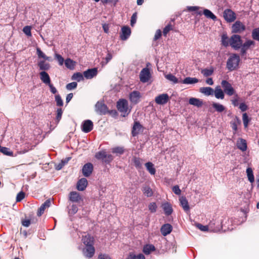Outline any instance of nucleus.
<instances>
[{"instance_id": "nucleus-50", "label": "nucleus", "mask_w": 259, "mask_h": 259, "mask_svg": "<svg viewBox=\"0 0 259 259\" xmlns=\"http://www.w3.org/2000/svg\"><path fill=\"white\" fill-rule=\"evenodd\" d=\"M63 111L61 108H58L57 110V114L56 117V121L57 123H59L62 118Z\"/></svg>"}, {"instance_id": "nucleus-9", "label": "nucleus", "mask_w": 259, "mask_h": 259, "mask_svg": "<svg viewBox=\"0 0 259 259\" xmlns=\"http://www.w3.org/2000/svg\"><path fill=\"white\" fill-rule=\"evenodd\" d=\"M151 78L150 70L148 68H143L140 73V79L142 82H148Z\"/></svg>"}, {"instance_id": "nucleus-7", "label": "nucleus", "mask_w": 259, "mask_h": 259, "mask_svg": "<svg viewBox=\"0 0 259 259\" xmlns=\"http://www.w3.org/2000/svg\"><path fill=\"white\" fill-rule=\"evenodd\" d=\"M245 26L240 21H236L232 26V32L241 33L245 30Z\"/></svg>"}, {"instance_id": "nucleus-17", "label": "nucleus", "mask_w": 259, "mask_h": 259, "mask_svg": "<svg viewBox=\"0 0 259 259\" xmlns=\"http://www.w3.org/2000/svg\"><path fill=\"white\" fill-rule=\"evenodd\" d=\"M93 128V123L90 120H86L83 121L81 125L82 131L88 133L91 132Z\"/></svg>"}, {"instance_id": "nucleus-28", "label": "nucleus", "mask_w": 259, "mask_h": 259, "mask_svg": "<svg viewBox=\"0 0 259 259\" xmlns=\"http://www.w3.org/2000/svg\"><path fill=\"white\" fill-rule=\"evenodd\" d=\"M162 208L166 215H170L172 212V208L171 205L169 203H164L162 205Z\"/></svg>"}, {"instance_id": "nucleus-37", "label": "nucleus", "mask_w": 259, "mask_h": 259, "mask_svg": "<svg viewBox=\"0 0 259 259\" xmlns=\"http://www.w3.org/2000/svg\"><path fill=\"white\" fill-rule=\"evenodd\" d=\"M246 174L248 181L252 183L254 182V178L253 173V170L251 167H248L246 169Z\"/></svg>"}, {"instance_id": "nucleus-56", "label": "nucleus", "mask_w": 259, "mask_h": 259, "mask_svg": "<svg viewBox=\"0 0 259 259\" xmlns=\"http://www.w3.org/2000/svg\"><path fill=\"white\" fill-rule=\"evenodd\" d=\"M46 208L47 207L44 205V204H42L37 210V215L39 217L41 216L44 213Z\"/></svg>"}, {"instance_id": "nucleus-63", "label": "nucleus", "mask_w": 259, "mask_h": 259, "mask_svg": "<svg viewBox=\"0 0 259 259\" xmlns=\"http://www.w3.org/2000/svg\"><path fill=\"white\" fill-rule=\"evenodd\" d=\"M161 35H162L161 31L160 29L157 30L155 32L154 37V40H158L161 36Z\"/></svg>"}, {"instance_id": "nucleus-21", "label": "nucleus", "mask_w": 259, "mask_h": 259, "mask_svg": "<svg viewBox=\"0 0 259 259\" xmlns=\"http://www.w3.org/2000/svg\"><path fill=\"white\" fill-rule=\"evenodd\" d=\"M172 229V227L170 224H165L161 226L160 231L162 235L165 236L171 233Z\"/></svg>"}, {"instance_id": "nucleus-46", "label": "nucleus", "mask_w": 259, "mask_h": 259, "mask_svg": "<svg viewBox=\"0 0 259 259\" xmlns=\"http://www.w3.org/2000/svg\"><path fill=\"white\" fill-rule=\"evenodd\" d=\"M112 152L113 153L118 154H122L124 152V149L123 147H116L112 149Z\"/></svg>"}, {"instance_id": "nucleus-8", "label": "nucleus", "mask_w": 259, "mask_h": 259, "mask_svg": "<svg viewBox=\"0 0 259 259\" xmlns=\"http://www.w3.org/2000/svg\"><path fill=\"white\" fill-rule=\"evenodd\" d=\"M95 111L100 115H105L108 112L107 106L102 102H98L96 104Z\"/></svg>"}, {"instance_id": "nucleus-33", "label": "nucleus", "mask_w": 259, "mask_h": 259, "mask_svg": "<svg viewBox=\"0 0 259 259\" xmlns=\"http://www.w3.org/2000/svg\"><path fill=\"white\" fill-rule=\"evenodd\" d=\"M221 44L222 46L227 47L230 46V38L227 33H223L221 36Z\"/></svg>"}, {"instance_id": "nucleus-36", "label": "nucleus", "mask_w": 259, "mask_h": 259, "mask_svg": "<svg viewBox=\"0 0 259 259\" xmlns=\"http://www.w3.org/2000/svg\"><path fill=\"white\" fill-rule=\"evenodd\" d=\"M203 14L207 18L215 21L217 20V17L214 15L210 10L208 9H204L203 10Z\"/></svg>"}, {"instance_id": "nucleus-5", "label": "nucleus", "mask_w": 259, "mask_h": 259, "mask_svg": "<svg viewBox=\"0 0 259 259\" xmlns=\"http://www.w3.org/2000/svg\"><path fill=\"white\" fill-rule=\"evenodd\" d=\"M221 85L224 89V92L227 95L231 96L235 94V90L232 87L231 84L228 81L223 80L221 82Z\"/></svg>"}, {"instance_id": "nucleus-47", "label": "nucleus", "mask_w": 259, "mask_h": 259, "mask_svg": "<svg viewBox=\"0 0 259 259\" xmlns=\"http://www.w3.org/2000/svg\"><path fill=\"white\" fill-rule=\"evenodd\" d=\"M36 53L38 58H43L46 60H49V57H47L39 48L36 49Z\"/></svg>"}, {"instance_id": "nucleus-16", "label": "nucleus", "mask_w": 259, "mask_h": 259, "mask_svg": "<svg viewBox=\"0 0 259 259\" xmlns=\"http://www.w3.org/2000/svg\"><path fill=\"white\" fill-rule=\"evenodd\" d=\"M143 127L139 121H135L132 130V135L136 137L143 131Z\"/></svg>"}, {"instance_id": "nucleus-31", "label": "nucleus", "mask_w": 259, "mask_h": 259, "mask_svg": "<svg viewBox=\"0 0 259 259\" xmlns=\"http://www.w3.org/2000/svg\"><path fill=\"white\" fill-rule=\"evenodd\" d=\"M214 72V68L211 67L210 68L202 69L201 73L204 77H208L213 74Z\"/></svg>"}, {"instance_id": "nucleus-62", "label": "nucleus", "mask_w": 259, "mask_h": 259, "mask_svg": "<svg viewBox=\"0 0 259 259\" xmlns=\"http://www.w3.org/2000/svg\"><path fill=\"white\" fill-rule=\"evenodd\" d=\"M172 191L177 195H180L181 193V190L178 185L174 186L172 187Z\"/></svg>"}, {"instance_id": "nucleus-60", "label": "nucleus", "mask_w": 259, "mask_h": 259, "mask_svg": "<svg viewBox=\"0 0 259 259\" xmlns=\"http://www.w3.org/2000/svg\"><path fill=\"white\" fill-rule=\"evenodd\" d=\"M196 226L202 231H207L208 230V227L207 226H203L201 224H197Z\"/></svg>"}, {"instance_id": "nucleus-30", "label": "nucleus", "mask_w": 259, "mask_h": 259, "mask_svg": "<svg viewBox=\"0 0 259 259\" xmlns=\"http://www.w3.org/2000/svg\"><path fill=\"white\" fill-rule=\"evenodd\" d=\"M155 250V246L152 244H146L144 245L143 249V252L146 254H149L151 251Z\"/></svg>"}, {"instance_id": "nucleus-14", "label": "nucleus", "mask_w": 259, "mask_h": 259, "mask_svg": "<svg viewBox=\"0 0 259 259\" xmlns=\"http://www.w3.org/2000/svg\"><path fill=\"white\" fill-rule=\"evenodd\" d=\"M83 255L87 258H91L95 254V249L94 245L85 246L82 250Z\"/></svg>"}, {"instance_id": "nucleus-2", "label": "nucleus", "mask_w": 259, "mask_h": 259, "mask_svg": "<svg viewBox=\"0 0 259 259\" xmlns=\"http://www.w3.org/2000/svg\"><path fill=\"white\" fill-rule=\"evenodd\" d=\"M116 107L123 117L128 115L131 112V109H128L127 101L126 99H119L117 102Z\"/></svg>"}, {"instance_id": "nucleus-24", "label": "nucleus", "mask_w": 259, "mask_h": 259, "mask_svg": "<svg viewBox=\"0 0 259 259\" xmlns=\"http://www.w3.org/2000/svg\"><path fill=\"white\" fill-rule=\"evenodd\" d=\"M180 205L185 211H188L190 210V206L186 198L184 196L180 197L179 198Z\"/></svg>"}, {"instance_id": "nucleus-55", "label": "nucleus", "mask_w": 259, "mask_h": 259, "mask_svg": "<svg viewBox=\"0 0 259 259\" xmlns=\"http://www.w3.org/2000/svg\"><path fill=\"white\" fill-rule=\"evenodd\" d=\"M77 84L76 82H72L69 83H68L66 85V89L68 90H71L74 89L76 88Z\"/></svg>"}, {"instance_id": "nucleus-27", "label": "nucleus", "mask_w": 259, "mask_h": 259, "mask_svg": "<svg viewBox=\"0 0 259 259\" xmlns=\"http://www.w3.org/2000/svg\"><path fill=\"white\" fill-rule=\"evenodd\" d=\"M189 103L197 107H200L203 105V101L199 99L191 98L189 100Z\"/></svg>"}, {"instance_id": "nucleus-32", "label": "nucleus", "mask_w": 259, "mask_h": 259, "mask_svg": "<svg viewBox=\"0 0 259 259\" xmlns=\"http://www.w3.org/2000/svg\"><path fill=\"white\" fill-rule=\"evenodd\" d=\"M40 70L45 71L48 70L50 68V65L48 63L45 62V61H40L37 64Z\"/></svg>"}, {"instance_id": "nucleus-64", "label": "nucleus", "mask_w": 259, "mask_h": 259, "mask_svg": "<svg viewBox=\"0 0 259 259\" xmlns=\"http://www.w3.org/2000/svg\"><path fill=\"white\" fill-rule=\"evenodd\" d=\"M239 108L241 110V111L244 112L246 111L248 109V106L244 103H241L239 104Z\"/></svg>"}, {"instance_id": "nucleus-38", "label": "nucleus", "mask_w": 259, "mask_h": 259, "mask_svg": "<svg viewBox=\"0 0 259 259\" xmlns=\"http://www.w3.org/2000/svg\"><path fill=\"white\" fill-rule=\"evenodd\" d=\"M199 82V80L195 77H186L183 80V83L184 84H193Z\"/></svg>"}, {"instance_id": "nucleus-1", "label": "nucleus", "mask_w": 259, "mask_h": 259, "mask_svg": "<svg viewBox=\"0 0 259 259\" xmlns=\"http://www.w3.org/2000/svg\"><path fill=\"white\" fill-rule=\"evenodd\" d=\"M240 61V57L236 54H232L227 62V68L229 71H233L237 69Z\"/></svg>"}, {"instance_id": "nucleus-49", "label": "nucleus", "mask_w": 259, "mask_h": 259, "mask_svg": "<svg viewBox=\"0 0 259 259\" xmlns=\"http://www.w3.org/2000/svg\"><path fill=\"white\" fill-rule=\"evenodd\" d=\"M173 29L172 25L169 23L167 25L163 30V34L164 36H166L167 34L171 30Z\"/></svg>"}, {"instance_id": "nucleus-19", "label": "nucleus", "mask_w": 259, "mask_h": 259, "mask_svg": "<svg viewBox=\"0 0 259 259\" xmlns=\"http://www.w3.org/2000/svg\"><path fill=\"white\" fill-rule=\"evenodd\" d=\"M69 200L73 202H79L82 201V197L79 193L75 191H71L69 194Z\"/></svg>"}, {"instance_id": "nucleus-53", "label": "nucleus", "mask_w": 259, "mask_h": 259, "mask_svg": "<svg viewBox=\"0 0 259 259\" xmlns=\"http://www.w3.org/2000/svg\"><path fill=\"white\" fill-rule=\"evenodd\" d=\"M149 210L151 212L153 213L156 212L157 209V205L155 202L150 203L148 206Z\"/></svg>"}, {"instance_id": "nucleus-23", "label": "nucleus", "mask_w": 259, "mask_h": 259, "mask_svg": "<svg viewBox=\"0 0 259 259\" xmlns=\"http://www.w3.org/2000/svg\"><path fill=\"white\" fill-rule=\"evenodd\" d=\"M40 79L45 84L48 85L50 84L51 78L49 75L46 71H41L39 73Z\"/></svg>"}, {"instance_id": "nucleus-35", "label": "nucleus", "mask_w": 259, "mask_h": 259, "mask_svg": "<svg viewBox=\"0 0 259 259\" xmlns=\"http://www.w3.org/2000/svg\"><path fill=\"white\" fill-rule=\"evenodd\" d=\"M142 191L144 194L148 197H151L153 194L152 189L148 186L143 187Z\"/></svg>"}, {"instance_id": "nucleus-6", "label": "nucleus", "mask_w": 259, "mask_h": 259, "mask_svg": "<svg viewBox=\"0 0 259 259\" xmlns=\"http://www.w3.org/2000/svg\"><path fill=\"white\" fill-rule=\"evenodd\" d=\"M223 17L227 22H234L236 19V15L232 10L227 9L223 12Z\"/></svg>"}, {"instance_id": "nucleus-29", "label": "nucleus", "mask_w": 259, "mask_h": 259, "mask_svg": "<svg viewBox=\"0 0 259 259\" xmlns=\"http://www.w3.org/2000/svg\"><path fill=\"white\" fill-rule=\"evenodd\" d=\"M199 92L208 96L213 95V89L210 87H201L199 89Z\"/></svg>"}, {"instance_id": "nucleus-51", "label": "nucleus", "mask_w": 259, "mask_h": 259, "mask_svg": "<svg viewBox=\"0 0 259 259\" xmlns=\"http://www.w3.org/2000/svg\"><path fill=\"white\" fill-rule=\"evenodd\" d=\"M72 79L73 80H77L78 81H80L83 79V76L81 73L77 72L74 74L72 76Z\"/></svg>"}, {"instance_id": "nucleus-61", "label": "nucleus", "mask_w": 259, "mask_h": 259, "mask_svg": "<svg viewBox=\"0 0 259 259\" xmlns=\"http://www.w3.org/2000/svg\"><path fill=\"white\" fill-rule=\"evenodd\" d=\"M137 14L136 12L134 13L131 19V25L133 26L136 23L137 20Z\"/></svg>"}, {"instance_id": "nucleus-22", "label": "nucleus", "mask_w": 259, "mask_h": 259, "mask_svg": "<svg viewBox=\"0 0 259 259\" xmlns=\"http://www.w3.org/2000/svg\"><path fill=\"white\" fill-rule=\"evenodd\" d=\"M97 69L94 68L92 69H89L87 71H84L83 75L87 79L92 78L93 77L97 74Z\"/></svg>"}, {"instance_id": "nucleus-45", "label": "nucleus", "mask_w": 259, "mask_h": 259, "mask_svg": "<svg viewBox=\"0 0 259 259\" xmlns=\"http://www.w3.org/2000/svg\"><path fill=\"white\" fill-rule=\"evenodd\" d=\"M165 77L167 80L172 81L174 83H177L178 82V79H177V78L175 75H172L171 73L165 75Z\"/></svg>"}, {"instance_id": "nucleus-41", "label": "nucleus", "mask_w": 259, "mask_h": 259, "mask_svg": "<svg viewBox=\"0 0 259 259\" xmlns=\"http://www.w3.org/2000/svg\"><path fill=\"white\" fill-rule=\"evenodd\" d=\"M142 159L139 157H134L133 159L134 165L137 169H140L142 168Z\"/></svg>"}, {"instance_id": "nucleus-26", "label": "nucleus", "mask_w": 259, "mask_h": 259, "mask_svg": "<svg viewBox=\"0 0 259 259\" xmlns=\"http://www.w3.org/2000/svg\"><path fill=\"white\" fill-rule=\"evenodd\" d=\"M215 97L217 99H224L225 97L224 92L220 86H217L213 90Z\"/></svg>"}, {"instance_id": "nucleus-43", "label": "nucleus", "mask_w": 259, "mask_h": 259, "mask_svg": "<svg viewBox=\"0 0 259 259\" xmlns=\"http://www.w3.org/2000/svg\"><path fill=\"white\" fill-rule=\"evenodd\" d=\"M251 36L254 40L259 41V28H256L252 30Z\"/></svg>"}, {"instance_id": "nucleus-11", "label": "nucleus", "mask_w": 259, "mask_h": 259, "mask_svg": "<svg viewBox=\"0 0 259 259\" xmlns=\"http://www.w3.org/2000/svg\"><path fill=\"white\" fill-rule=\"evenodd\" d=\"M255 42L253 40L249 39L246 40L244 44H242L241 47L240 54L241 56H244L246 54L247 51L250 48L251 46H254Z\"/></svg>"}, {"instance_id": "nucleus-12", "label": "nucleus", "mask_w": 259, "mask_h": 259, "mask_svg": "<svg viewBox=\"0 0 259 259\" xmlns=\"http://www.w3.org/2000/svg\"><path fill=\"white\" fill-rule=\"evenodd\" d=\"M94 169V166L91 163H87L85 164L82 168V175L85 177H90L92 174Z\"/></svg>"}, {"instance_id": "nucleus-40", "label": "nucleus", "mask_w": 259, "mask_h": 259, "mask_svg": "<svg viewBox=\"0 0 259 259\" xmlns=\"http://www.w3.org/2000/svg\"><path fill=\"white\" fill-rule=\"evenodd\" d=\"M212 106L218 112H222L225 110V107L219 103H213Z\"/></svg>"}, {"instance_id": "nucleus-15", "label": "nucleus", "mask_w": 259, "mask_h": 259, "mask_svg": "<svg viewBox=\"0 0 259 259\" xmlns=\"http://www.w3.org/2000/svg\"><path fill=\"white\" fill-rule=\"evenodd\" d=\"M131 30L128 26H124L121 28L120 38L122 40H126L130 36Z\"/></svg>"}, {"instance_id": "nucleus-34", "label": "nucleus", "mask_w": 259, "mask_h": 259, "mask_svg": "<svg viewBox=\"0 0 259 259\" xmlns=\"http://www.w3.org/2000/svg\"><path fill=\"white\" fill-rule=\"evenodd\" d=\"M145 166L146 167L147 170L151 175H154L155 174L156 169L154 168V164L152 162H148L146 163Z\"/></svg>"}, {"instance_id": "nucleus-13", "label": "nucleus", "mask_w": 259, "mask_h": 259, "mask_svg": "<svg viewBox=\"0 0 259 259\" xmlns=\"http://www.w3.org/2000/svg\"><path fill=\"white\" fill-rule=\"evenodd\" d=\"M169 100V96L167 94H162L156 97L155 98V102L159 105H164Z\"/></svg>"}, {"instance_id": "nucleus-52", "label": "nucleus", "mask_w": 259, "mask_h": 259, "mask_svg": "<svg viewBox=\"0 0 259 259\" xmlns=\"http://www.w3.org/2000/svg\"><path fill=\"white\" fill-rule=\"evenodd\" d=\"M55 101L56 102L57 106H62L63 105V102L59 95L55 96Z\"/></svg>"}, {"instance_id": "nucleus-20", "label": "nucleus", "mask_w": 259, "mask_h": 259, "mask_svg": "<svg viewBox=\"0 0 259 259\" xmlns=\"http://www.w3.org/2000/svg\"><path fill=\"white\" fill-rule=\"evenodd\" d=\"M88 184V181L85 178H81L78 181L76 184V188L78 191H82L85 189Z\"/></svg>"}, {"instance_id": "nucleus-42", "label": "nucleus", "mask_w": 259, "mask_h": 259, "mask_svg": "<svg viewBox=\"0 0 259 259\" xmlns=\"http://www.w3.org/2000/svg\"><path fill=\"white\" fill-rule=\"evenodd\" d=\"M0 152L4 154L7 156H12L13 155V152L10 150V149L5 147H2L1 146Z\"/></svg>"}, {"instance_id": "nucleus-58", "label": "nucleus", "mask_w": 259, "mask_h": 259, "mask_svg": "<svg viewBox=\"0 0 259 259\" xmlns=\"http://www.w3.org/2000/svg\"><path fill=\"white\" fill-rule=\"evenodd\" d=\"M55 58L58 60L59 65H62L63 64L64 60V58L60 55H59L58 54H56Z\"/></svg>"}, {"instance_id": "nucleus-59", "label": "nucleus", "mask_w": 259, "mask_h": 259, "mask_svg": "<svg viewBox=\"0 0 259 259\" xmlns=\"http://www.w3.org/2000/svg\"><path fill=\"white\" fill-rule=\"evenodd\" d=\"M78 211V207L75 204H73L71 206V208L69 210V213H70L71 214H75Z\"/></svg>"}, {"instance_id": "nucleus-54", "label": "nucleus", "mask_w": 259, "mask_h": 259, "mask_svg": "<svg viewBox=\"0 0 259 259\" xmlns=\"http://www.w3.org/2000/svg\"><path fill=\"white\" fill-rule=\"evenodd\" d=\"M25 193L23 191H21L18 193L16 197V201L20 202L25 197Z\"/></svg>"}, {"instance_id": "nucleus-18", "label": "nucleus", "mask_w": 259, "mask_h": 259, "mask_svg": "<svg viewBox=\"0 0 259 259\" xmlns=\"http://www.w3.org/2000/svg\"><path fill=\"white\" fill-rule=\"evenodd\" d=\"M81 241L85 246H88L94 245L95 240L93 236L88 234L82 236Z\"/></svg>"}, {"instance_id": "nucleus-4", "label": "nucleus", "mask_w": 259, "mask_h": 259, "mask_svg": "<svg viewBox=\"0 0 259 259\" xmlns=\"http://www.w3.org/2000/svg\"><path fill=\"white\" fill-rule=\"evenodd\" d=\"M95 157L107 164L110 163L113 159V156L111 154H107L105 150L97 152Z\"/></svg>"}, {"instance_id": "nucleus-25", "label": "nucleus", "mask_w": 259, "mask_h": 259, "mask_svg": "<svg viewBox=\"0 0 259 259\" xmlns=\"http://www.w3.org/2000/svg\"><path fill=\"white\" fill-rule=\"evenodd\" d=\"M237 148L242 151H245L247 150V143L245 140L240 138L237 141Z\"/></svg>"}, {"instance_id": "nucleus-3", "label": "nucleus", "mask_w": 259, "mask_h": 259, "mask_svg": "<svg viewBox=\"0 0 259 259\" xmlns=\"http://www.w3.org/2000/svg\"><path fill=\"white\" fill-rule=\"evenodd\" d=\"M242 42L241 37L238 34H233L230 38V46L235 50L241 48Z\"/></svg>"}, {"instance_id": "nucleus-44", "label": "nucleus", "mask_w": 259, "mask_h": 259, "mask_svg": "<svg viewBox=\"0 0 259 259\" xmlns=\"http://www.w3.org/2000/svg\"><path fill=\"white\" fill-rule=\"evenodd\" d=\"M234 96L232 98V99L231 100V103L232 105L235 106H238L239 105V101L240 100V97L239 96L235 94L234 95Z\"/></svg>"}, {"instance_id": "nucleus-10", "label": "nucleus", "mask_w": 259, "mask_h": 259, "mask_svg": "<svg viewBox=\"0 0 259 259\" xmlns=\"http://www.w3.org/2000/svg\"><path fill=\"white\" fill-rule=\"evenodd\" d=\"M141 98V94L138 91H134L129 94V100L130 102L134 105L137 104Z\"/></svg>"}, {"instance_id": "nucleus-39", "label": "nucleus", "mask_w": 259, "mask_h": 259, "mask_svg": "<svg viewBox=\"0 0 259 259\" xmlns=\"http://www.w3.org/2000/svg\"><path fill=\"white\" fill-rule=\"evenodd\" d=\"M65 65L67 68L73 69L75 65V62L70 58H68L65 61Z\"/></svg>"}, {"instance_id": "nucleus-48", "label": "nucleus", "mask_w": 259, "mask_h": 259, "mask_svg": "<svg viewBox=\"0 0 259 259\" xmlns=\"http://www.w3.org/2000/svg\"><path fill=\"white\" fill-rule=\"evenodd\" d=\"M242 120L243 122L244 126L245 128L247 127L248 123L250 121V119L248 118V116L246 113H244L242 115Z\"/></svg>"}, {"instance_id": "nucleus-57", "label": "nucleus", "mask_w": 259, "mask_h": 259, "mask_svg": "<svg viewBox=\"0 0 259 259\" xmlns=\"http://www.w3.org/2000/svg\"><path fill=\"white\" fill-rule=\"evenodd\" d=\"M24 33L28 36H31V27L29 26H26L23 29Z\"/></svg>"}]
</instances>
